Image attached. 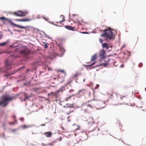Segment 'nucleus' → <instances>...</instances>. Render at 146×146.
Instances as JSON below:
<instances>
[{"instance_id": "52", "label": "nucleus", "mask_w": 146, "mask_h": 146, "mask_svg": "<svg viewBox=\"0 0 146 146\" xmlns=\"http://www.w3.org/2000/svg\"><path fill=\"white\" fill-rule=\"evenodd\" d=\"M70 117V116H68V117Z\"/></svg>"}, {"instance_id": "6", "label": "nucleus", "mask_w": 146, "mask_h": 146, "mask_svg": "<svg viewBox=\"0 0 146 146\" xmlns=\"http://www.w3.org/2000/svg\"><path fill=\"white\" fill-rule=\"evenodd\" d=\"M92 104V101L90 102V103L88 104H83L82 106L81 110L85 112H87L89 111L88 108L90 107L92 108L91 106Z\"/></svg>"}, {"instance_id": "20", "label": "nucleus", "mask_w": 146, "mask_h": 146, "mask_svg": "<svg viewBox=\"0 0 146 146\" xmlns=\"http://www.w3.org/2000/svg\"><path fill=\"white\" fill-rule=\"evenodd\" d=\"M104 59V61L106 63H108L110 61L111 63L112 62V61L113 60H110L108 58H105Z\"/></svg>"}, {"instance_id": "21", "label": "nucleus", "mask_w": 146, "mask_h": 146, "mask_svg": "<svg viewBox=\"0 0 146 146\" xmlns=\"http://www.w3.org/2000/svg\"><path fill=\"white\" fill-rule=\"evenodd\" d=\"M60 18L62 20L59 22V23H61V22L64 21H65V18L63 15H61L60 17Z\"/></svg>"}, {"instance_id": "47", "label": "nucleus", "mask_w": 146, "mask_h": 146, "mask_svg": "<svg viewBox=\"0 0 146 146\" xmlns=\"http://www.w3.org/2000/svg\"><path fill=\"white\" fill-rule=\"evenodd\" d=\"M13 117L15 118V116H14Z\"/></svg>"}, {"instance_id": "7", "label": "nucleus", "mask_w": 146, "mask_h": 146, "mask_svg": "<svg viewBox=\"0 0 146 146\" xmlns=\"http://www.w3.org/2000/svg\"><path fill=\"white\" fill-rule=\"evenodd\" d=\"M21 50L20 51V53L22 55L26 56L29 54L30 53V50L26 46H23L21 48Z\"/></svg>"}, {"instance_id": "23", "label": "nucleus", "mask_w": 146, "mask_h": 146, "mask_svg": "<svg viewBox=\"0 0 146 146\" xmlns=\"http://www.w3.org/2000/svg\"><path fill=\"white\" fill-rule=\"evenodd\" d=\"M48 44L47 43H43L44 47L45 48H48Z\"/></svg>"}, {"instance_id": "39", "label": "nucleus", "mask_w": 146, "mask_h": 146, "mask_svg": "<svg viewBox=\"0 0 146 146\" xmlns=\"http://www.w3.org/2000/svg\"><path fill=\"white\" fill-rule=\"evenodd\" d=\"M124 66V65H121V67H123Z\"/></svg>"}, {"instance_id": "3", "label": "nucleus", "mask_w": 146, "mask_h": 146, "mask_svg": "<svg viewBox=\"0 0 146 146\" xmlns=\"http://www.w3.org/2000/svg\"><path fill=\"white\" fill-rule=\"evenodd\" d=\"M91 106L92 109H96L97 110H101L105 106L104 103L103 102H98L95 101H92Z\"/></svg>"}, {"instance_id": "14", "label": "nucleus", "mask_w": 146, "mask_h": 146, "mask_svg": "<svg viewBox=\"0 0 146 146\" xmlns=\"http://www.w3.org/2000/svg\"><path fill=\"white\" fill-rule=\"evenodd\" d=\"M5 67L7 68V70L11 68L10 64L9 63L8 61L7 60L5 62Z\"/></svg>"}, {"instance_id": "46", "label": "nucleus", "mask_w": 146, "mask_h": 146, "mask_svg": "<svg viewBox=\"0 0 146 146\" xmlns=\"http://www.w3.org/2000/svg\"><path fill=\"white\" fill-rule=\"evenodd\" d=\"M120 99H122V98L121 97V98H120Z\"/></svg>"}, {"instance_id": "49", "label": "nucleus", "mask_w": 146, "mask_h": 146, "mask_svg": "<svg viewBox=\"0 0 146 146\" xmlns=\"http://www.w3.org/2000/svg\"><path fill=\"white\" fill-rule=\"evenodd\" d=\"M98 133H97V135H98Z\"/></svg>"}, {"instance_id": "50", "label": "nucleus", "mask_w": 146, "mask_h": 146, "mask_svg": "<svg viewBox=\"0 0 146 146\" xmlns=\"http://www.w3.org/2000/svg\"><path fill=\"white\" fill-rule=\"evenodd\" d=\"M61 140V139H60V141Z\"/></svg>"}, {"instance_id": "42", "label": "nucleus", "mask_w": 146, "mask_h": 146, "mask_svg": "<svg viewBox=\"0 0 146 146\" xmlns=\"http://www.w3.org/2000/svg\"><path fill=\"white\" fill-rule=\"evenodd\" d=\"M84 33V34H86V33H87V32H83V33Z\"/></svg>"}, {"instance_id": "27", "label": "nucleus", "mask_w": 146, "mask_h": 146, "mask_svg": "<svg viewBox=\"0 0 146 146\" xmlns=\"http://www.w3.org/2000/svg\"><path fill=\"white\" fill-rule=\"evenodd\" d=\"M22 127L23 128H28L29 127L28 126H27L25 125H24L22 126Z\"/></svg>"}, {"instance_id": "24", "label": "nucleus", "mask_w": 146, "mask_h": 146, "mask_svg": "<svg viewBox=\"0 0 146 146\" xmlns=\"http://www.w3.org/2000/svg\"><path fill=\"white\" fill-rule=\"evenodd\" d=\"M7 43V42H4L0 43V46H3L5 45Z\"/></svg>"}, {"instance_id": "9", "label": "nucleus", "mask_w": 146, "mask_h": 146, "mask_svg": "<svg viewBox=\"0 0 146 146\" xmlns=\"http://www.w3.org/2000/svg\"><path fill=\"white\" fill-rule=\"evenodd\" d=\"M106 53L104 50H101L99 53L100 57L102 59H104L106 58Z\"/></svg>"}, {"instance_id": "1", "label": "nucleus", "mask_w": 146, "mask_h": 146, "mask_svg": "<svg viewBox=\"0 0 146 146\" xmlns=\"http://www.w3.org/2000/svg\"><path fill=\"white\" fill-rule=\"evenodd\" d=\"M103 32L104 33L101 35V36H103L107 39L110 40L114 39L113 33L111 29H105L103 31Z\"/></svg>"}, {"instance_id": "11", "label": "nucleus", "mask_w": 146, "mask_h": 146, "mask_svg": "<svg viewBox=\"0 0 146 146\" xmlns=\"http://www.w3.org/2000/svg\"><path fill=\"white\" fill-rule=\"evenodd\" d=\"M59 47L60 54L61 56H63L65 52V50L64 47L60 45L59 46Z\"/></svg>"}, {"instance_id": "33", "label": "nucleus", "mask_w": 146, "mask_h": 146, "mask_svg": "<svg viewBox=\"0 0 146 146\" xmlns=\"http://www.w3.org/2000/svg\"><path fill=\"white\" fill-rule=\"evenodd\" d=\"M80 128V126H78V128L76 129H75V130L76 131L77 130L79 129Z\"/></svg>"}, {"instance_id": "22", "label": "nucleus", "mask_w": 146, "mask_h": 146, "mask_svg": "<svg viewBox=\"0 0 146 146\" xmlns=\"http://www.w3.org/2000/svg\"><path fill=\"white\" fill-rule=\"evenodd\" d=\"M56 95V94L54 92H51L48 94V96H54Z\"/></svg>"}, {"instance_id": "41", "label": "nucleus", "mask_w": 146, "mask_h": 146, "mask_svg": "<svg viewBox=\"0 0 146 146\" xmlns=\"http://www.w3.org/2000/svg\"><path fill=\"white\" fill-rule=\"evenodd\" d=\"M61 128L63 130H64V128L63 127H61Z\"/></svg>"}, {"instance_id": "12", "label": "nucleus", "mask_w": 146, "mask_h": 146, "mask_svg": "<svg viewBox=\"0 0 146 146\" xmlns=\"http://www.w3.org/2000/svg\"><path fill=\"white\" fill-rule=\"evenodd\" d=\"M16 21H31V19H16L15 20Z\"/></svg>"}, {"instance_id": "30", "label": "nucleus", "mask_w": 146, "mask_h": 146, "mask_svg": "<svg viewBox=\"0 0 146 146\" xmlns=\"http://www.w3.org/2000/svg\"><path fill=\"white\" fill-rule=\"evenodd\" d=\"M59 71L60 72H61L63 73H64V71L63 70H59Z\"/></svg>"}, {"instance_id": "19", "label": "nucleus", "mask_w": 146, "mask_h": 146, "mask_svg": "<svg viewBox=\"0 0 146 146\" xmlns=\"http://www.w3.org/2000/svg\"><path fill=\"white\" fill-rule=\"evenodd\" d=\"M110 63H109L108 64L106 63H101L99 65H97L95 66V67H99L100 66H106L108 64H110Z\"/></svg>"}, {"instance_id": "37", "label": "nucleus", "mask_w": 146, "mask_h": 146, "mask_svg": "<svg viewBox=\"0 0 146 146\" xmlns=\"http://www.w3.org/2000/svg\"><path fill=\"white\" fill-rule=\"evenodd\" d=\"M2 37V35L1 34H0V39Z\"/></svg>"}, {"instance_id": "34", "label": "nucleus", "mask_w": 146, "mask_h": 146, "mask_svg": "<svg viewBox=\"0 0 146 146\" xmlns=\"http://www.w3.org/2000/svg\"><path fill=\"white\" fill-rule=\"evenodd\" d=\"M71 112V111H68V112L67 113V114L68 115L69 114H70Z\"/></svg>"}, {"instance_id": "36", "label": "nucleus", "mask_w": 146, "mask_h": 146, "mask_svg": "<svg viewBox=\"0 0 146 146\" xmlns=\"http://www.w3.org/2000/svg\"><path fill=\"white\" fill-rule=\"evenodd\" d=\"M2 135H3V136L4 137H5V134L4 133H3V134H2Z\"/></svg>"}, {"instance_id": "51", "label": "nucleus", "mask_w": 146, "mask_h": 146, "mask_svg": "<svg viewBox=\"0 0 146 146\" xmlns=\"http://www.w3.org/2000/svg\"><path fill=\"white\" fill-rule=\"evenodd\" d=\"M68 121H70L69 120H68Z\"/></svg>"}, {"instance_id": "48", "label": "nucleus", "mask_w": 146, "mask_h": 146, "mask_svg": "<svg viewBox=\"0 0 146 146\" xmlns=\"http://www.w3.org/2000/svg\"><path fill=\"white\" fill-rule=\"evenodd\" d=\"M85 81V79H84V82Z\"/></svg>"}, {"instance_id": "8", "label": "nucleus", "mask_w": 146, "mask_h": 146, "mask_svg": "<svg viewBox=\"0 0 146 146\" xmlns=\"http://www.w3.org/2000/svg\"><path fill=\"white\" fill-rule=\"evenodd\" d=\"M12 14L17 16L19 17H24L26 15V14L24 12L19 11L16 12H13Z\"/></svg>"}, {"instance_id": "43", "label": "nucleus", "mask_w": 146, "mask_h": 146, "mask_svg": "<svg viewBox=\"0 0 146 146\" xmlns=\"http://www.w3.org/2000/svg\"><path fill=\"white\" fill-rule=\"evenodd\" d=\"M52 144V143H51L49 144V145H51Z\"/></svg>"}, {"instance_id": "2", "label": "nucleus", "mask_w": 146, "mask_h": 146, "mask_svg": "<svg viewBox=\"0 0 146 146\" xmlns=\"http://www.w3.org/2000/svg\"><path fill=\"white\" fill-rule=\"evenodd\" d=\"M1 99V100H0V106L5 107H6L8 104V102L13 99V98L9 97L8 95H5L2 96Z\"/></svg>"}, {"instance_id": "4", "label": "nucleus", "mask_w": 146, "mask_h": 146, "mask_svg": "<svg viewBox=\"0 0 146 146\" xmlns=\"http://www.w3.org/2000/svg\"><path fill=\"white\" fill-rule=\"evenodd\" d=\"M0 20L2 21L4 24H6V22H7L10 23H11V24L12 25L15 26L22 29H26L27 28V27L23 26L16 25L12 22L11 21V19L6 18L4 17H0Z\"/></svg>"}, {"instance_id": "31", "label": "nucleus", "mask_w": 146, "mask_h": 146, "mask_svg": "<svg viewBox=\"0 0 146 146\" xmlns=\"http://www.w3.org/2000/svg\"><path fill=\"white\" fill-rule=\"evenodd\" d=\"M15 123V122H11L10 123V124L11 125L14 124Z\"/></svg>"}, {"instance_id": "18", "label": "nucleus", "mask_w": 146, "mask_h": 146, "mask_svg": "<svg viewBox=\"0 0 146 146\" xmlns=\"http://www.w3.org/2000/svg\"><path fill=\"white\" fill-rule=\"evenodd\" d=\"M97 55L96 54H94L91 60V61L94 62L95 60L97 59Z\"/></svg>"}, {"instance_id": "38", "label": "nucleus", "mask_w": 146, "mask_h": 146, "mask_svg": "<svg viewBox=\"0 0 146 146\" xmlns=\"http://www.w3.org/2000/svg\"><path fill=\"white\" fill-rule=\"evenodd\" d=\"M42 126H45V124H42L41 125Z\"/></svg>"}, {"instance_id": "32", "label": "nucleus", "mask_w": 146, "mask_h": 146, "mask_svg": "<svg viewBox=\"0 0 146 146\" xmlns=\"http://www.w3.org/2000/svg\"><path fill=\"white\" fill-rule=\"evenodd\" d=\"M142 65L143 64L142 63H140L139 65V66L140 67H141L142 66Z\"/></svg>"}, {"instance_id": "35", "label": "nucleus", "mask_w": 146, "mask_h": 146, "mask_svg": "<svg viewBox=\"0 0 146 146\" xmlns=\"http://www.w3.org/2000/svg\"><path fill=\"white\" fill-rule=\"evenodd\" d=\"M20 119L22 121H23V118H21Z\"/></svg>"}, {"instance_id": "17", "label": "nucleus", "mask_w": 146, "mask_h": 146, "mask_svg": "<svg viewBox=\"0 0 146 146\" xmlns=\"http://www.w3.org/2000/svg\"><path fill=\"white\" fill-rule=\"evenodd\" d=\"M102 46L103 48H105L106 49H108L109 47L108 44L106 43L102 44Z\"/></svg>"}, {"instance_id": "25", "label": "nucleus", "mask_w": 146, "mask_h": 146, "mask_svg": "<svg viewBox=\"0 0 146 146\" xmlns=\"http://www.w3.org/2000/svg\"><path fill=\"white\" fill-rule=\"evenodd\" d=\"M25 99L24 100H25L26 99H28L29 98H30L31 97V96H27L25 95Z\"/></svg>"}, {"instance_id": "5", "label": "nucleus", "mask_w": 146, "mask_h": 146, "mask_svg": "<svg viewBox=\"0 0 146 146\" xmlns=\"http://www.w3.org/2000/svg\"><path fill=\"white\" fill-rule=\"evenodd\" d=\"M88 124L89 128L91 131H93L96 130L97 129L98 131L99 130V129L97 128V125L96 123L91 121L88 122Z\"/></svg>"}, {"instance_id": "15", "label": "nucleus", "mask_w": 146, "mask_h": 146, "mask_svg": "<svg viewBox=\"0 0 146 146\" xmlns=\"http://www.w3.org/2000/svg\"><path fill=\"white\" fill-rule=\"evenodd\" d=\"M65 27L68 30L72 31H74L75 30L74 27L71 26L66 25L65 26Z\"/></svg>"}, {"instance_id": "40", "label": "nucleus", "mask_w": 146, "mask_h": 146, "mask_svg": "<svg viewBox=\"0 0 146 146\" xmlns=\"http://www.w3.org/2000/svg\"><path fill=\"white\" fill-rule=\"evenodd\" d=\"M68 107H70V108H72L73 107V106H68Z\"/></svg>"}, {"instance_id": "28", "label": "nucleus", "mask_w": 146, "mask_h": 146, "mask_svg": "<svg viewBox=\"0 0 146 146\" xmlns=\"http://www.w3.org/2000/svg\"><path fill=\"white\" fill-rule=\"evenodd\" d=\"M99 41H100V42L101 43H102L103 42V40L102 39L100 38L99 39Z\"/></svg>"}, {"instance_id": "29", "label": "nucleus", "mask_w": 146, "mask_h": 146, "mask_svg": "<svg viewBox=\"0 0 146 146\" xmlns=\"http://www.w3.org/2000/svg\"><path fill=\"white\" fill-rule=\"evenodd\" d=\"M62 92V90L61 89H60V90H58L57 91V93H58L59 92Z\"/></svg>"}, {"instance_id": "44", "label": "nucleus", "mask_w": 146, "mask_h": 146, "mask_svg": "<svg viewBox=\"0 0 146 146\" xmlns=\"http://www.w3.org/2000/svg\"><path fill=\"white\" fill-rule=\"evenodd\" d=\"M76 135H77V134H76V133H74V135H75V136H76Z\"/></svg>"}, {"instance_id": "10", "label": "nucleus", "mask_w": 146, "mask_h": 146, "mask_svg": "<svg viewBox=\"0 0 146 146\" xmlns=\"http://www.w3.org/2000/svg\"><path fill=\"white\" fill-rule=\"evenodd\" d=\"M87 92V90L86 89H83L80 90L78 92V94L81 96L84 95Z\"/></svg>"}, {"instance_id": "26", "label": "nucleus", "mask_w": 146, "mask_h": 146, "mask_svg": "<svg viewBox=\"0 0 146 146\" xmlns=\"http://www.w3.org/2000/svg\"><path fill=\"white\" fill-rule=\"evenodd\" d=\"M95 63H96L95 62H94L91 64H90V65H87V66L88 67H90L91 66H92V65H94Z\"/></svg>"}, {"instance_id": "53", "label": "nucleus", "mask_w": 146, "mask_h": 146, "mask_svg": "<svg viewBox=\"0 0 146 146\" xmlns=\"http://www.w3.org/2000/svg\"><path fill=\"white\" fill-rule=\"evenodd\" d=\"M1 70V69L0 68V71Z\"/></svg>"}, {"instance_id": "45", "label": "nucleus", "mask_w": 146, "mask_h": 146, "mask_svg": "<svg viewBox=\"0 0 146 146\" xmlns=\"http://www.w3.org/2000/svg\"><path fill=\"white\" fill-rule=\"evenodd\" d=\"M44 19L45 20H46V18H44Z\"/></svg>"}, {"instance_id": "13", "label": "nucleus", "mask_w": 146, "mask_h": 146, "mask_svg": "<svg viewBox=\"0 0 146 146\" xmlns=\"http://www.w3.org/2000/svg\"><path fill=\"white\" fill-rule=\"evenodd\" d=\"M81 137L82 138H83V139H87L88 138V136L86 133V132H83L82 133Z\"/></svg>"}, {"instance_id": "16", "label": "nucleus", "mask_w": 146, "mask_h": 146, "mask_svg": "<svg viewBox=\"0 0 146 146\" xmlns=\"http://www.w3.org/2000/svg\"><path fill=\"white\" fill-rule=\"evenodd\" d=\"M44 134L47 137H51L52 135V133L50 132H46L44 133Z\"/></svg>"}]
</instances>
